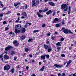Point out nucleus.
<instances>
[{"mask_svg":"<svg viewBox=\"0 0 76 76\" xmlns=\"http://www.w3.org/2000/svg\"><path fill=\"white\" fill-rule=\"evenodd\" d=\"M15 54V51H13L11 52V54L12 56H13V54Z\"/></svg>","mask_w":76,"mask_h":76,"instance_id":"nucleus-22","label":"nucleus"},{"mask_svg":"<svg viewBox=\"0 0 76 76\" xmlns=\"http://www.w3.org/2000/svg\"><path fill=\"white\" fill-rule=\"evenodd\" d=\"M51 33H47L46 34V35L47 37H49L50 36Z\"/></svg>","mask_w":76,"mask_h":76,"instance_id":"nucleus-34","label":"nucleus"},{"mask_svg":"<svg viewBox=\"0 0 76 76\" xmlns=\"http://www.w3.org/2000/svg\"><path fill=\"white\" fill-rule=\"evenodd\" d=\"M67 10H68V8H67V7H66V8H65V9L64 10V12H66Z\"/></svg>","mask_w":76,"mask_h":76,"instance_id":"nucleus-33","label":"nucleus"},{"mask_svg":"<svg viewBox=\"0 0 76 76\" xmlns=\"http://www.w3.org/2000/svg\"><path fill=\"white\" fill-rule=\"evenodd\" d=\"M26 37L25 36L22 35L20 37V39H25V38Z\"/></svg>","mask_w":76,"mask_h":76,"instance_id":"nucleus-18","label":"nucleus"},{"mask_svg":"<svg viewBox=\"0 0 76 76\" xmlns=\"http://www.w3.org/2000/svg\"><path fill=\"white\" fill-rule=\"evenodd\" d=\"M41 58L42 59H45V57L44 56H41Z\"/></svg>","mask_w":76,"mask_h":76,"instance_id":"nucleus-24","label":"nucleus"},{"mask_svg":"<svg viewBox=\"0 0 76 76\" xmlns=\"http://www.w3.org/2000/svg\"><path fill=\"white\" fill-rule=\"evenodd\" d=\"M58 21V19L57 18H55L54 19L53 21V22L54 23H57V22Z\"/></svg>","mask_w":76,"mask_h":76,"instance_id":"nucleus-8","label":"nucleus"},{"mask_svg":"<svg viewBox=\"0 0 76 76\" xmlns=\"http://www.w3.org/2000/svg\"><path fill=\"white\" fill-rule=\"evenodd\" d=\"M61 30L63 31L64 33H65V34H67L68 33H69V34H73V32H71V31L67 29H66L64 27H63Z\"/></svg>","mask_w":76,"mask_h":76,"instance_id":"nucleus-1","label":"nucleus"},{"mask_svg":"<svg viewBox=\"0 0 76 76\" xmlns=\"http://www.w3.org/2000/svg\"><path fill=\"white\" fill-rule=\"evenodd\" d=\"M21 19H24V18H25V17L23 16L21 17Z\"/></svg>","mask_w":76,"mask_h":76,"instance_id":"nucleus-61","label":"nucleus"},{"mask_svg":"<svg viewBox=\"0 0 76 76\" xmlns=\"http://www.w3.org/2000/svg\"><path fill=\"white\" fill-rule=\"evenodd\" d=\"M15 28L17 29H20V28H21V27L19 25H17L16 26Z\"/></svg>","mask_w":76,"mask_h":76,"instance_id":"nucleus-16","label":"nucleus"},{"mask_svg":"<svg viewBox=\"0 0 76 76\" xmlns=\"http://www.w3.org/2000/svg\"><path fill=\"white\" fill-rule=\"evenodd\" d=\"M68 9V10H71V7H70V6H69Z\"/></svg>","mask_w":76,"mask_h":76,"instance_id":"nucleus-45","label":"nucleus"},{"mask_svg":"<svg viewBox=\"0 0 76 76\" xmlns=\"http://www.w3.org/2000/svg\"><path fill=\"white\" fill-rule=\"evenodd\" d=\"M39 31V30H34L33 31V33H36V32H38Z\"/></svg>","mask_w":76,"mask_h":76,"instance_id":"nucleus-29","label":"nucleus"},{"mask_svg":"<svg viewBox=\"0 0 76 76\" xmlns=\"http://www.w3.org/2000/svg\"><path fill=\"white\" fill-rule=\"evenodd\" d=\"M61 57H65V55L64 54H62L61 55Z\"/></svg>","mask_w":76,"mask_h":76,"instance_id":"nucleus-40","label":"nucleus"},{"mask_svg":"<svg viewBox=\"0 0 76 76\" xmlns=\"http://www.w3.org/2000/svg\"><path fill=\"white\" fill-rule=\"evenodd\" d=\"M54 34L55 35H58V33L57 32H55Z\"/></svg>","mask_w":76,"mask_h":76,"instance_id":"nucleus-53","label":"nucleus"},{"mask_svg":"<svg viewBox=\"0 0 76 76\" xmlns=\"http://www.w3.org/2000/svg\"><path fill=\"white\" fill-rule=\"evenodd\" d=\"M13 48V47L10 45L7 47L6 48H5V51L10 50L11 49H12V48Z\"/></svg>","mask_w":76,"mask_h":76,"instance_id":"nucleus-3","label":"nucleus"},{"mask_svg":"<svg viewBox=\"0 0 76 76\" xmlns=\"http://www.w3.org/2000/svg\"><path fill=\"white\" fill-rule=\"evenodd\" d=\"M25 31H26V29H25V28H23V29L22 30V32L23 33H24V32H25Z\"/></svg>","mask_w":76,"mask_h":76,"instance_id":"nucleus-23","label":"nucleus"},{"mask_svg":"<svg viewBox=\"0 0 76 76\" xmlns=\"http://www.w3.org/2000/svg\"><path fill=\"white\" fill-rule=\"evenodd\" d=\"M51 13H52V11L51 10H49V11L46 12V14L47 15H48L51 14Z\"/></svg>","mask_w":76,"mask_h":76,"instance_id":"nucleus-15","label":"nucleus"},{"mask_svg":"<svg viewBox=\"0 0 76 76\" xmlns=\"http://www.w3.org/2000/svg\"><path fill=\"white\" fill-rule=\"evenodd\" d=\"M61 48V47H58L57 48V49L58 50V52L59 50H60V49Z\"/></svg>","mask_w":76,"mask_h":76,"instance_id":"nucleus-39","label":"nucleus"},{"mask_svg":"<svg viewBox=\"0 0 76 76\" xmlns=\"http://www.w3.org/2000/svg\"><path fill=\"white\" fill-rule=\"evenodd\" d=\"M3 14L2 13H1L0 15V17H3Z\"/></svg>","mask_w":76,"mask_h":76,"instance_id":"nucleus-41","label":"nucleus"},{"mask_svg":"<svg viewBox=\"0 0 76 76\" xmlns=\"http://www.w3.org/2000/svg\"><path fill=\"white\" fill-rule=\"evenodd\" d=\"M54 66H55V67H57V68H61L62 67H63V65H57V64H55L54 65Z\"/></svg>","mask_w":76,"mask_h":76,"instance_id":"nucleus-4","label":"nucleus"},{"mask_svg":"<svg viewBox=\"0 0 76 76\" xmlns=\"http://www.w3.org/2000/svg\"><path fill=\"white\" fill-rule=\"evenodd\" d=\"M15 32L16 34H19L20 32V30H18V29H15Z\"/></svg>","mask_w":76,"mask_h":76,"instance_id":"nucleus-9","label":"nucleus"},{"mask_svg":"<svg viewBox=\"0 0 76 76\" xmlns=\"http://www.w3.org/2000/svg\"><path fill=\"white\" fill-rule=\"evenodd\" d=\"M18 42V41L16 40H15L13 41V44H16Z\"/></svg>","mask_w":76,"mask_h":76,"instance_id":"nucleus-28","label":"nucleus"},{"mask_svg":"<svg viewBox=\"0 0 76 76\" xmlns=\"http://www.w3.org/2000/svg\"><path fill=\"white\" fill-rule=\"evenodd\" d=\"M56 15V12L54 11L53 12V16H54V15Z\"/></svg>","mask_w":76,"mask_h":76,"instance_id":"nucleus-50","label":"nucleus"},{"mask_svg":"<svg viewBox=\"0 0 76 76\" xmlns=\"http://www.w3.org/2000/svg\"><path fill=\"white\" fill-rule=\"evenodd\" d=\"M6 21H4L3 22V24L4 25H5V24H6Z\"/></svg>","mask_w":76,"mask_h":76,"instance_id":"nucleus-49","label":"nucleus"},{"mask_svg":"<svg viewBox=\"0 0 76 76\" xmlns=\"http://www.w3.org/2000/svg\"><path fill=\"white\" fill-rule=\"evenodd\" d=\"M54 38H55V37H51V39H52L53 40H54Z\"/></svg>","mask_w":76,"mask_h":76,"instance_id":"nucleus-51","label":"nucleus"},{"mask_svg":"<svg viewBox=\"0 0 76 76\" xmlns=\"http://www.w3.org/2000/svg\"><path fill=\"white\" fill-rule=\"evenodd\" d=\"M61 23H62V24L63 25H64L65 24V23H64V20L62 21Z\"/></svg>","mask_w":76,"mask_h":76,"instance_id":"nucleus-35","label":"nucleus"},{"mask_svg":"<svg viewBox=\"0 0 76 76\" xmlns=\"http://www.w3.org/2000/svg\"><path fill=\"white\" fill-rule=\"evenodd\" d=\"M36 3L37 5V4H38L39 3V0L36 1Z\"/></svg>","mask_w":76,"mask_h":76,"instance_id":"nucleus-27","label":"nucleus"},{"mask_svg":"<svg viewBox=\"0 0 76 76\" xmlns=\"http://www.w3.org/2000/svg\"><path fill=\"white\" fill-rule=\"evenodd\" d=\"M10 72L12 73H14L15 72V69L14 68H12L10 71Z\"/></svg>","mask_w":76,"mask_h":76,"instance_id":"nucleus-19","label":"nucleus"},{"mask_svg":"<svg viewBox=\"0 0 76 76\" xmlns=\"http://www.w3.org/2000/svg\"><path fill=\"white\" fill-rule=\"evenodd\" d=\"M10 35H12V31H11L9 33Z\"/></svg>","mask_w":76,"mask_h":76,"instance_id":"nucleus-57","label":"nucleus"},{"mask_svg":"<svg viewBox=\"0 0 76 76\" xmlns=\"http://www.w3.org/2000/svg\"><path fill=\"white\" fill-rule=\"evenodd\" d=\"M44 66H43L40 69V71H42V72H43V71H44Z\"/></svg>","mask_w":76,"mask_h":76,"instance_id":"nucleus-20","label":"nucleus"},{"mask_svg":"<svg viewBox=\"0 0 76 76\" xmlns=\"http://www.w3.org/2000/svg\"><path fill=\"white\" fill-rule=\"evenodd\" d=\"M72 63V60H69V61L68 62L67 64H70V63Z\"/></svg>","mask_w":76,"mask_h":76,"instance_id":"nucleus-32","label":"nucleus"},{"mask_svg":"<svg viewBox=\"0 0 76 76\" xmlns=\"http://www.w3.org/2000/svg\"><path fill=\"white\" fill-rule=\"evenodd\" d=\"M37 14L39 18H43V15H41L39 13V12H37Z\"/></svg>","mask_w":76,"mask_h":76,"instance_id":"nucleus-12","label":"nucleus"},{"mask_svg":"<svg viewBox=\"0 0 76 76\" xmlns=\"http://www.w3.org/2000/svg\"><path fill=\"white\" fill-rule=\"evenodd\" d=\"M29 56L30 57H32V54L29 55Z\"/></svg>","mask_w":76,"mask_h":76,"instance_id":"nucleus-55","label":"nucleus"},{"mask_svg":"<svg viewBox=\"0 0 76 76\" xmlns=\"http://www.w3.org/2000/svg\"><path fill=\"white\" fill-rule=\"evenodd\" d=\"M60 26V25L59 23H58L56 25V26L57 28H58V27H59Z\"/></svg>","mask_w":76,"mask_h":76,"instance_id":"nucleus-26","label":"nucleus"},{"mask_svg":"<svg viewBox=\"0 0 76 76\" xmlns=\"http://www.w3.org/2000/svg\"><path fill=\"white\" fill-rule=\"evenodd\" d=\"M58 76H61V74H60V73H59V74H58Z\"/></svg>","mask_w":76,"mask_h":76,"instance_id":"nucleus-62","label":"nucleus"},{"mask_svg":"<svg viewBox=\"0 0 76 76\" xmlns=\"http://www.w3.org/2000/svg\"><path fill=\"white\" fill-rule=\"evenodd\" d=\"M10 65H5L4 67V70H9V69H10Z\"/></svg>","mask_w":76,"mask_h":76,"instance_id":"nucleus-2","label":"nucleus"},{"mask_svg":"<svg viewBox=\"0 0 76 76\" xmlns=\"http://www.w3.org/2000/svg\"><path fill=\"white\" fill-rule=\"evenodd\" d=\"M4 59L7 60L9 58V56H8L6 54L4 55Z\"/></svg>","mask_w":76,"mask_h":76,"instance_id":"nucleus-6","label":"nucleus"},{"mask_svg":"<svg viewBox=\"0 0 76 76\" xmlns=\"http://www.w3.org/2000/svg\"><path fill=\"white\" fill-rule=\"evenodd\" d=\"M39 13H41V12H43L42 10H39Z\"/></svg>","mask_w":76,"mask_h":76,"instance_id":"nucleus-46","label":"nucleus"},{"mask_svg":"<svg viewBox=\"0 0 76 76\" xmlns=\"http://www.w3.org/2000/svg\"><path fill=\"white\" fill-rule=\"evenodd\" d=\"M25 51L26 52H28V51H29L28 48H26L25 49Z\"/></svg>","mask_w":76,"mask_h":76,"instance_id":"nucleus-31","label":"nucleus"},{"mask_svg":"<svg viewBox=\"0 0 76 76\" xmlns=\"http://www.w3.org/2000/svg\"><path fill=\"white\" fill-rule=\"evenodd\" d=\"M28 24H27V23H26V25H25L24 27H25V28H26V27H27L28 26Z\"/></svg>","mask_w":76,"mask_h":76,"instance_id":"nucleus-54","label":"nucleus"},{"mask_svg":"<svg viewBox=\"0 0 76 76\" xmlns=\"http://www.w3.org/2000/svg\"><path fill=\"white\" fill-rule=\"evenodd\" d=\"M26 69L27 70H29V66H27L26 67Z\"/></svg>","mask_w":76,"mask_h":76,"instance_id":"nucleus-48","label":"nucleus"},{"mask_svg":"<svg viewBox=\"0 0 76 76\" xmlns=\"http://www.w3.org/2000/svg\"><path fill=\"white\" fill-rule=\"evenodd\" d=\"M45 24H44L42 25V28H44L45 27Z\"/></svg>","mask_w":76,"mask_h":76,"instance_id":"nucleus-42","label":"nucleus"},{"mask_svg":"<svg viewBox=\"0 0 76 76\" xmlns=\"http://www.w3.org/2000/svg\"><path fill=\"white\" fill-rule=\"evenodd\" d=\"M20 4H21V3H20V2H19L18 3L16 4L15 3L14 4V6L15 7H17V6H19V5H20Z\"/></svg>","mask_w":76,"mask_h":76,"instance_id":"nucleus-11","label":"nucleus"},{"mask_svg":"<svg viewBox=\"0 0 76 76\" xmlns=\"http://www.w3.org/2000/svg\"><path fill=\"white\" fill-rule=\"evenodd\" d=\"M31 76H36V75L35 74H33L31 75Z\"/></svg>","mask_w":76,"mask_h":76,"instance_id":"nucleus-63","label":"nucleus"},{"mask_svg":"<svg viewBox=\"0 0 76 76\" xmlns=\"http://www.w3.org/2000/svg\"><path fill=\"white\" fill-rule=\"evenodd\" d=\"M61 42H60L57 43L56 44V45H57L59 47L61 46Z\"/></svg>","mask_w":76,"mask_h":76,"instance_id":"nucleus-14","label":"nucleus"},{"mask_svg":"<svg viewBox=\"0 0 76 76\" xmlns=\"http://www.w3.org/2000/svg\"><path fill=\"white\" fill-rule=\"evenodd\" d=\"M44 48L45 50H47L49 48L48 46L47 45L45 44L44 45Z\"/></svg>","mask_w":76,"mask_h":76,"instance_id":"nucleus-13","label":"nucleus"},{"mask_svg":"<svg viewBox=\"0 0 76 76\" xmlns=\"http://www.w3.org/2000/svg\"><path fill=\"white\" fill-rule=\"evenodd\" d=\"M67 7V6L66 4H64L61 5V8L64 9H66Z\"/></svg>","mask_w":76,"mask_h":76,"instance_id":"nucleus-5","label":"nucleus"},{"mask_svg":"<svg viewBox=\"0 0 76 76\" xmlns=\"http://www.w3.org/2000/svg\"><path fill=\"white\" fill-rule=\"evenodd\" d=\"M16 59H17V57H14V60H16Z\"/></svg>","mask_w":76,"mask_h":76,"instance_id":"nucleus-56","label":"nucleus"},{"mask_svg":"<svg viewBox=\"0 0 76 76\" xmlns=\"http://www.w3.org/2000/svg\"><path fill=\"white\" fill-rule=\"evenodd\" d=\"M0 5L1 6H2V7H3V6H4L3 4L2 3H1Z\"/></svg>","mask_w":76,"mask_h":76,"instance_id":"nucleus-59","label":"nucleus"},{"mask_svg":"<svg viewBox=\"0 0 76 76\" xmlns=\"http://www.w3.org/2000/svg\"><path fill=\"white\" fill-rule=\"evenodd\" d=\"M27 8H28V6L27 5H26V7H25L26 9H27Z\"/></svg>","mask_w":76,"mask_h":76,"instance_id":"nucleus-60","label":"nucleus"},{"mask_svg":"<svg viewBox=\"0 0 76 76\" xmlns=\"http://www.w3.org/2000/svg\"><path fill=\"white\" fill-rule=\"evenodd\" d=\"M32 40H33V39H29L28 40V42H31V41Z\"/></svg>","mask_w":76,"mask_h":76,"instance_id":"nucleus-36","label":"nucleus"},{"mask_svg":"<svg viewBox=\"0 0 76 76\" xmlns=\"http://www.w3.org/2000/svg\"><path fill=\"white\" fill-rule=\"evenodd\" d=\"M18 44L19 43L17 42L16 43H15V46L16 47H17L18 46Z\"/></svg>","mask_w":76,"mask_h":76,"instance_id":"nucleus-38","label":"nucleus"},{"mask_svg":"<svg viewBox=\"0 0 76 76\" xmlns=\"http://www.w3.org/2000/svg\"><path fill=\"white\" fill-rule=\"evenodd\" d=\"M9 29V28L7 27L5 28V31H7V30H8Z\"/></svg>","mask_w":76,"mask_h":76,"instance_id":"nucleus-47","label":"nucleus"},{"mask_svg":"<svg viewBox=\"0 0 76 76\" xmlns=\"http://www.w3.org/2000/svg\"><path fill=\"white\" fill-rule=\"evenodd\" d=\"M74 10L76 12V8H75L74 9Z\"/></svg>","mask_w":76,"mask_h":76,"instance_id":"nucleus-64","label":"nucleus"},{"mask_svg":"<svg viewBox=\"0 0 76 76\" xmlns=\"http://www.w3.org/2000/svg\"><path fill=\"white\" fill-rule=\"evenodd\" d=\"M49 4L50 5L52 6H55V4L52 2H49Z\"/></svg>","mask_w":76,"mask_h":76,"instance_id":"nucleus-10","label":"nucleus"},{"mask_svg":"<svg viewBox=\"0 0 76 76\" xmlns=\"http://www.w3.org/2000/svg\"><path fill=\"white\" fill-rule=\"evenodd\" d=\"M48 8L45 9L43 10V11H42V12L43 13L44 12H47V11H48Z\"/></svg>","mask_w":76,"mask_h":76,"instance_id":"nucleus-25","label":"nucleus"},{"mask_svg":"<svg viewBox=\"0 0 76 76\" xmlns=\"http://www.w3.org/2000/svg\"><path fill=\"white\" fill-rule=\"evenodd\" d=\"M3 57V54H1L0 56V58H2Z\"/></svg>","mask_w":76,"mask_h":76,"instance_id":"nucleus-37","label":"nucleus"},{"mask_svg":"<svg viewBox=\"0 0 76 76\" xmlns=\"http://www.w3.org/2000/svg\"><path fill=\"white\" fill-rule=\"evenodd\" d=\"M22 15L23 16H26L27 17V14H26V12H23L22 13Z\"/></svg>","mask_w":76,"mask_h":76,"instance_id":"nucleus-17","label":"nucleus"},{"mask_svg":"<svg viewBox=\"0 0 76 76\" xmlns=\"http://www.w3.org/2000/svg\"><path fill=\"white\" fill-rule=\"evenodd\" d=\"M45 56L47 58H50V56L48 55H45Z\"/></svg>","mask_w":76,"mask_h":76,"instance_id":"nucleus-30","label":"nucleus"},{"mask_svg":"<svg viewBox=\"0 0 76 76\" xmlns=\"http://www.w3.org/2000/svg\"><path fill=\"white\" fill-rule=\"evenodd\" d=\"M70 12H71V10H69V11L68 12V14H70Z\"/></svg>","mask_w":76,"mask_h":76,"instance_id":"nucleus-58","label":"nucleus"},{"mask_svg":"<svg viewBox=\"0 0 76 76\" xmlns=\"http://www.w3.org/2000/svg\"><path fill=\"white\" fill-rule=\"evenodd\" d=\"M32 7H34V6H37V4L35 3V0H33L32 1Z\"/></svg>","mask_w":76,"mask_h":76,"instance_id":"nucleus-7","label":"nucleus"},{"mask_svg":"<svg viewBox=\"0 0 76 76\" xmlns=\"http://www.w3.org/2000/svg\"><path fill=\"white\" fill-rule=\"evenodd\" d=\"M62 76H66V74H65L64 73H62Z\"/></svg>","mask_w":76,"mask_h":76,"instance_id":"nucleus-44","label":"nucleus"},{"mask_svg":"<svg viewBox=\"0 0 76 76\" xmlns=\"http://www.w3.org/2000/svg\"><path fill=\"white\" fill-rule=\"evenodd\" d=\"M47 50L48 52H50V51H51V50H52V49L51 48H48Z\"/></svg>","mask_w":76,"mask_h":76,"instance_id":"nucleus-21","label":"nucleus"},{"mask_svg":"<svg viewBox=\"0 0 76 76\" xmlns=\"http://www.w3.org/2000/svg\"><path fill=\"white\" fill-rule=\"evenodd\" d=\"M6 9V7L4 8L3 9H2V11H3V10H4Z\"/></svg>","mask_w":76,"mask_h":76,"instance_id":"nucleus-52","label":"nucleus"},{"mask_svg":"<svg viewBox=\"0 0 76 76\" xmlns=\"http://www.w3.org/2000/svg\"><path fill=\"white\" fill-rule=\"evenodd\" d=\"M64 38H61V41H63L64 40Z\"/></svg>","mask_w":76,"mask_h":76,"instance_id":"nucleus-43","label":"nucleus"}]
</instances>
